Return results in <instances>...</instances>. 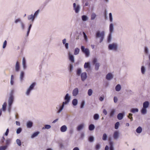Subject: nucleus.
Listing matches in <instances>:
<instances>
[{
	"label": "nucleus",
	"instance_id": "19",
	"mask_svg": "<svg viewBox=\"0 0 150 150\" xmlns=\"http://www.w3.org/2000/svg\"><path fill=\"white\" fill-rule=\"evenodd\" d=\"M149 106V103L148 101H146L143 103V108H147Z\"/></svg>",
	"mask_w": 150,
	"mask_h": 150
},
{
	"label": "nucleus",
	"instance_id": "1",
	"mask_svg": "<svg viewBox=\"0 0 150 150\" xmlns=\"http://www.w3.org/2000/svg\"><path fill=\"white\" fill-rule=\"evenodd\" d=\"M14 89H13L11 90L9 93V97L8 101V111L9 113L11 111L12 105L14 100Z\"/></svg>",
	"mask_w": 150,
	"mask_h": 150
},
{
	"label": "nucleus",
	"instance_id": "45",
	"mask_svg": "<svg viewBox=\"0 0 150 150\" xmlns=\"http://www.w3.org/2000/svg\"><path fill=\"white\" fill-rule=\"evenodd\" d=\"M81 70L80 68H78L77 69L76 71V74L78 76H79L81 75Z\"/></svg>",
	"mask_w": 150,
	"mask_h": 150
},
{
	"label": "nucleus",
	"instance_id": "56",
	"mask_svg": "<svg viewBox=\"0 0 150 150\" xmlns=\"http://www.w3.org/2000/svg\"><path fill=\"white\" fill-rule=\"evenodd\" d=\"M85 104V101L84 100H82L81 103L80 105V108H84V106Z\"/></svg>",
	"mask_w": 150,
	"mask_h": 150
},
{
	"label": "nucleus",
	"instance_id": "46",
	"mask_svg": "<svg viewBox=\"0 0 150 150\" xmlns=\"http://www.w3.org/2000/svg\"><path fill=\"white\" fill-rule=\"evenodd\" d=\"M83 21H86L88 19V17L86 15H83L81 17Z\"/></svg>",
	"mask_w": 150,
	"mask_h": 150
},
{
	"label": "nucleus",
	"instance_id": "52",
	"mask_svg": "<svg viewBox=\"0 0 150 150\" xmlns=\"http://www.w3.org/2000/svg\"><path fill=\"white\" fill-rule=\"evenodd\" d=\"M107 135L106 134L104 133L103 134L102 137V139L103 140L105 141L107 140Z\"/></svg>",
	"mask_w": 150,
	"mask_h": 150
},
{
	"label": "nucleus",
	"instance_id": "43",
	"mask_svg": "<svg viewBox=\"0 0 150 150\" xmlns=\"http://www.w3.org/2000/svg\"><path fill=\"white\" fill-rule=\"evenodd\" d=\"M11 139H8L6 140V145L7 147L10 144L11 142Z\"/></svg>",
	"mask_w": 150,
	"mask_h": 150
},
{
	"label": "nucleus",
	"instance_id": "24",
	"mask_svg": "<svg viewBox=\"0 0 150 150\" xmlns=\"http://www.w3.org/2000/svg\"><path fill=\"white\" fill-rule=\"evenodd\" d=\"M113 77L111 73L108 74L106 76V79L108 80H110Z\"/></svg>",
	"mask_w": 150,
	"mask_h": 150
},
{
	"label": "nucleus",
	"instance_id": "11",
	"mask_svg": "<svg viewBox=\"0 0 150 150\" xmlns=\"http://www.w3.org/2000/svg\"><path fill=\"white\" fill-rule=\"evenodd\" d=\"M22 65L23 69L25 70L27 68L26 60L24 57L22 59Z\"/></svg>",
	"mask_w": 150,
	"mask_h": 150
},
{
	"label": "nucleus",
	"instance_id": "61",
	"mask_svg": "<svg viewBox=\"0 0 150 150\" xmlns=\"http://www.w3.org/2000/svg\"><path fill=\"white\" fill-rule=\"evenodd\" d=\"M16 142L17 144L19 146H20L21 145V140L20 139H17L16 140Z\"/></svg>",
	"mask_w": 150,
	"mask_h": 150
},
{
	"label": "nucleus",
	"instance_id": "37",
	"mask_svg": "<svg viewBox=\"0 0 150 150\" xmlns=\"http://www.w3.org/2000/svg\"><path fill=\"white\" fill-rule=\"evenodd\" d=\"M95 127L93 124H91L89 125L88 129L90 131H92L94 129Z\"/></svg>",
	"mask_w": 150,
	"mask_h": 150
},
{
	"label": "nucleus",
	"instance_id": "47",
	"mask_svg": "<svg viewBox=\"0 0 150 150\" xmlns=\"http://www.w3.org/2000/svg\"><path fill=\"white\" fill-rule=\"evenodd\" d=\"M22 21H21V19L20 18H18L17 19H15L14 23L16 24H17L18 23H21V22H22Z\"/></svg>",
	"mask_w": 150,
	"mask_h": 150
},
{
	"label": "nucleus",
	"instance_id": "23",
	"mask_svg": "<svg viewBox=\"0 0 150 150\" xmlns=\"http://www.w3.org/2000/svg\"><path fill=\"white\" fill-rule=\"evenodd\" d=\"M109 144L110 146V150H114V148L113 147V142L111 141H110L109 142Z\"/></svg>",
	"mask_w": 150,
	"mask_h": 150
},
{
	"label": "nucleus",
	"instance_id": "62",
	"mask_svg": "<svg viewBox=\"0 0 150 150\" xmlns=\"http://www.w3.org/2000/svg\"><path fill=\"white\" fill-rule=\"evenodd\" d=\"M69 101H68L67 100H65V101L64 102H63L62 103V105L64 107L65 105H67L68 104Z\"/></svg>",
	"mask_w": 150,
	"mask_h": 150
},
{
	"label": "nucleus",
	"instance_id": "60",
	"mask_svg": "<svg viewBox=\"0 0 150 150\" xmlns=\"http://www.w3.org/2000/svg\"><path fill=\"white\" fill-rule=\"evenodd\" d=\"M22 131V129L21 127H19L18 128L16 131V133L17 134H20Z\"/></svg>",
	"mask_w": 150,
	"mask_h": 150
},
{
	"label": "nucleus",
	"instance_id": "35",
	"mask_svg": "<svg viewBox=\"0 0 150 150\" xmlns=\"http://www.w3.org/2000/svg\"><path fill=\"white\" fill-rule=\"evenodd\" d=\"M64 99L65 100H67L68 101H70V97L69 96V94L68 93H67L64 98Z\"/></svg>",
	"mask_w": 150,
	"mask_h": 150
},
{
	"label": "nucleus",
	"instance_id": "26",
	"mask_svg": "<svg viewBox=\"0 0 150 150\" xmlns=\"http://www.w3.org/2000/svg\"><path fill=\"white\" fill-rule=\"evenodd\" d=\"M40 132L39 131H37L34 132L32 135L31 136V137L32 138H33L38 136V135L39 134Z\"/></svg>",
	"mask_w": 150,
	"mask_h": 150
},
{
	"label": "nucleus",
	"instance_id": "49",
	"mask_svg": "<svg viewBox=\"0 0 150 150\" xmlns=\"http://www.w3.org/2000/svg\"><path fill=\"white\" fill-rule=\"evenodd\" d=\"M109 18L110 22H112L113 21V18L112 13H109Z\"/></svg>",
	"mask_w": 150,
	"mask_h": 150
},
{
	"label": "nucleus",
	"instance_id": "33",
	"mask_svg": "<svg viewBox=\"0 0 150 150\" xmlns=\"http://www.w3.org/2000/svg\"><path fill=\"white\" fill-rule=\"evenodd\" d=\"M121 89V86L120 84H118L116 85L115 87V90L117 91H120Z\"/></svg>",
	"mask_w": 150,
	"mask_h": 150
},
{
	"label": "nucleus",
	"instance_id": "34",
	"mask_svg": "<svg viewBox=\"0 0 150 150\" xmlns=\"http://www.w3.org/2000/svg\"><path fill=\"white\" fill-rule=\"evenodd\" d=\"M72 105L74 106H76L78 104V100L76 98H74L72 101Z\"/></svg>",
	"mask_w": 150,
	"mask_h": 150
},
{
	"label": "nucleus",
	"instance_id": "15",
	"mask_svg": "<svg viewBox=\"0 0 150 150\" xmlns=\"http://www.w3.org/2000/svg\"><path fill=\"white\" fill-rule=\"evenodd\" d=\"M114 25L112 23H111L109 25L110 33H112L114 31Z\"/></svg>",
	"mask_w": 150,
	"mask_h": 150
},
{
	"label": "nucleus",
	"instance_id": "14",
	"mask_svg": "<svg viewBox=\"0 0 150 150\" xmlns=\"http://www.w3.org/2000/svg\"><path fill=\"white\" fill-rule=\"evenodd\" d=\"M119 132L117 131H115L113 134V138L115 139H117L119 137Z\"/></svg>",
	"mask_w": 150,
	"mask_h": 150
},
{
	"label": "nucleus",
	"instance_id": "41",
	"mask_svg": "<svg viewBox=\"0 0 150 150\" xmlns=\"http://www.w3.org/2000/svg\"><path fill=\"white\" fill-rule=\"evenodd\" d=\"M51 127V126L50 125H45L44 127L42 128V129H49Z\"/></svg>",
	"mask_w": 150,
	"mask_h": 150
},
{
	"label": "nucleus",
	"instance_id": "55",
	"mask_svg": "<svg viewBox=\"0 0 150 150\" xmlns=\"http://www.w3.org/2000/svg\"><path fill=\"white\" fill-rule=\"evenodd\" d=\"M40 11V10L38 9L36 11H35V13H34V14L33 16H34L35 18V17H36L38 15Z\"/></svg>",
	"mask_w": 150,
	"mask_h": 150
},
{
	"label": "nucleus",
	"instance_id": "3",
	"mask_svg": "<svg viewBox=\"0 0 150 150\" xmlns=\"http://www.w3.org/2000/svg\"><path fill=\"white\" fill-rule=\"evenodd\" d=\"M82 52L85 54L86 57H88L90 55V51L88 49L85 48L83 46H81V47Z\"/></svg>",
	"mask_w": 150,
	"mask_h": 150
},
{
	"label": "nucleus",
	"instance_id": "39",
	"mask_svg": "<svg viewBox=\"0 0 150 150\" xmlns=\"http://www.w3.org/2000/svg\"><path fill=\"white\" fill-rule=\"evenodd\" d=\"M95 64V69L96 71L98 70L100 67V64L99 63H97Z\"/></svg>",
	"mask_w": 150,
	"mask_h": 150
},
{
	"label": "nucleus",
	"instance_id": "4",
	"mask_svg": "<svg viewBox=\"0 0 150 150\" xmlns=\"http://www.w3.org/2000/svg\"><path fill=\"white\" fill-rule=\"evenodd\" d=\"M118 48V46L116 43H112L108 45V49L109 50H113L116 51Z\"/></svg>",
	"mask_w": 150,
	"mask_h": 150
},
{
	"label": "nucleus",
	"instance_id": "54",
	"mask_svg": "<svg viewBox=\"0 0 150 150\" xmlns=\"http://www.w3.org/2000/svg\"><path fill=\"white\" fill-rule=\"evenodd\" d=\"M132 113H129L127 116L128 117L130 120L131 121H132L133 120V118L132 117Z\"/></svg>",
	"mask_w": 150,
	"mask_h": 150
},
{
	"label": "nucleus",
	"instance_id": "20",
	"mask_svg": "<svg viewBox=\"0 0 150 150\" xmlns=\"http://www.w3.org/2000/svg\"><path fill=\"white\" fill-rule=\"evenodd\" d=\"M141 72L142 74H144L146 71V67L144 66H142L141 67Z\"/></svg>",
	"mask_w": 150,
	"mask_h": 150
},
{
	"label": "nucleus",
	"instance_id": "21",
	"mask_svg": "<svg viewBox=\"0 0 150 150\" xmlns=\"http://www.w3.org/2000/svg\"><path fill=\"white\" fill-rule=\"evenodd\" d=\"M84 67L85 69L88 68L90 69L91 65L89 62H85L84 65Z\"/></svg>",
	"mask_w": 150,
	"mask_h": 150
},
{
	"label": "nucleus",
	"instance_id": "16",
	"mask_svg": "<svg viewBox=\"0 0 150 150\" xmlns=\"http://www.w3.org/2000/svg\"><path fill=\"white\" fill-rule=\"evenodd\" d=\"M33 123L32 122L29 121L27 122L26 126L28 128H30L33 126Z\"/></svg>",
	"mask_w": 150,
	"mask_h": 150
},
{
	"label": "nucleus",
	"instance_id": "57",
	"mask_svg": "<svg viewBox=\"0 0 150 150\" xmlns=\"http://www.w3.org/2000/svg\"><path fill=\"white\" fill-rule=\"evenodd\" d=\"M92 93L93 91L92 89H88V94L89 96H91L92 95Z\"/></svg>",
	"mask_w": 150,
	"mask_h": 150
},
{
	"label": "nucleus",
	"instance_id": "22",
	"mask_svg": "<svg viewBox=\"0 0 150 150\" xmlns=\"http://www.w3.org/2000/svg\"><path fill=\"white\" fill-rule=\"evenodd\" d=\"M24 76V73L23 71H21L20 75V80L21 82H22L23 80V78Z\"/></svg>",
	"mask_w": 150,
	"mask_h": 150
},
{
	"label": "nucleus",
	"instance_id": "25",
	"mask_svg": "<svg viewBox=\"0 0 150 150\" xmlns=\"http://www.w3.org/2000/svg\"><path fill=\"white\" fill-rule=\"evenodd\" d=\"M35 18L34 17V16L32 14L29 15L28 17V19L29 20H32V22H33L34 21Z\"/></svg>",
	"mask_w": 150,
	"mask_h": 150
},
{
	"label": "nucleus",
	"instance_id": "9",
	"mask_svg": "<svg viewBox=\"0 0 150 150\" xmlns=\"http://www.w3.org/2000/svg\"><path fill=\"white\" fill-rule=\"evenodd\" d=\"M149 60V62L148 64V69L147 71V75L150 77V54L148 55Z\"/></svg>",
	"mask_w": 150,
	"mask_h": 150
},
{
	"label": "nucleus",
	"instance_id": "12",
	"mask_svg": "<svg viewBox=\"0 0 150 150\" xmlns=\"http://www.w3.org/2000/svg\"><path fill=\"white\" fill-rule=\"evenodd\" d=\"M69 59V60L72 62L74 63V56L71 54L70 53L68 54Z\"/></svg>",
	"mask_w": 150,
	"mask_h": 150
},
{
	"label": "nucleus",
	"instance_id": "63",
	"mask_svg": "<svg viewBox=\"0 0 150 150\" xmlns=\"http://www.w3.org/2000/svg\"><path fill=\"white\" fill-rule=\"evenodd\" d=\"M100 144H98L96 145V147H95V149L96 150H99L100 149Z\"/></svg>",
	"mask_w": 150,
	"mask_h": 150
},
{
	"label": "nucleus",
	"instance_id": "5",
	"mask_svg": "<svg viewBox=\"0 0 150 150\" xmlns=\"http://www.w3.org/2000/svg\"><path fill=\"white\" fill-rule=\"evenodd\" d=\"M35 85L36 83L35 82H33L31 84L26 92V95L29 96L30 95V93L31 91L34 89Z\"/></svg>",
	"mask_w": 150,
	"mask_h": 150
},
{
	"label": "nucleus",
	"instance_id": "32",
	"mask_svg": "<svg viewBox=\"0 0 150 150\" xmlns=\"http://www.w3.org/2000/svg\"><path fill=\"white\" fill-rule=\"evenodd\" d=\"M138 111L139 110L137 108H133L130 110V112L133 113L138 112Z\"/></svg>",
	"mask_w": 150,
	"mask_h": 150
},
{
	"label": "nucleus",
	"instance_id": "59",
	"mask_svg": "<svg viewBox=\"0 0 150 150\" xmlns=\"http://www.w3.org/2000/svg\"><path fill=\"white\" fill-rule=\"evenodd\" d=\"M96 17V14L93 13L91 14V20H93L95 19Z\"/></svg>",
	"mask_w": 150,
	"mask_h": 150
},
{
	"label": "nucleus",
	"instance_id": "31",
	"mask_svg": "<svg viewBox=\"0 0 150 150\" xmlns=\"http://www.w3.org/2000/svg\"><path fill=\"white\" fill-rule=\"evenodd\" d=\"M80 49L79 48H76L74 50V54L75 55H77L78 54L79 52Z\"/></svg>",
	"mask_w": 150,
	"mask_h": 150
},
{
	"label": "nucleus",
	"instance_id": "51",
	"mask_svg": "<svg viewBox=\"0 0 150 150\" xmlns=\"http://www.w3.org/2000/svg\"><path fill=\"white\" fill-rule=\"evenodd\" d=\"M144 52L146 55H147L149 54V50L147 47H144Z\"/></svg>",
	"mask_w": 150,
	"mask_h": 150
},
{
	"label": "nucleus",
	"instance_id": "30",
	"mask_svg": "<svg viewBox=\"0 0 150 150\" xmlns=\"http://www.w3.org/2000/svg\"><path fill=\"white\" fill-rule=\"evenodd\" d=\"M141 112L142 115H145L147 113L146 108H143L141 110Z\"/></svg>",
	"mask_w": 150,
	"mask_h": 150
},
{
	"label": "nucleus",
	"instance_id": "10",
	"mask_svg": "<svg viewBox=\"0 0 150 150\" xmlns=\"http://www.w3.org/2000/svg\"><path fill=\"white\" fill-rule=\"evenodd\" d=\"M79 89L78 88H76L74 89L72 91V95L74 96H77L79 93Z\"/></svg>",
	"mask_w": 150,
	"mask_h": 150
},
{
	"label": "nucleus",
	"instance_id": "28",
	"mask_svg": "<svg viewBox=\"0 0 150 150\" xmlns=\"http://www.w3.org/2000/svg\"><path fill=\"white\" fill-rule=\"evenodd\" d=\"M84 124L83 123L79 125L77 127L78 131H79L82 130L83 128Z\"/></svg>",
	"mask_w": 150,
	"mask_h": 150
},
{
	"label": "nucleus",
	"instance_id": "18",
	"mask_svg": "<svg viewBox=\"0 0 150 150\" xmlns=\"http://www.w3.org/2000/svg\"><path fill=\"white\" fill-rule=\"evenodd\" d=\"M67 129V127L66 125H64L62 126L60 128V130L62 132H66Z\"/></svg>",
	"mask_w": 150,
	"mask_h": 150
},
{
	"label": "nucleus",
	"instance_id": "29",
	"mask_svg": "<svg viewBox=\"0 0 150 150\" xmlns=\"http://www.w3.org/2000/svg\"><path fill=\"white\" fill-rule=\"evenodd\" d=\"M74 67L72 64H69V67L68 68V70L70 73L73 70Z\"/></svg>",
	"mask_w": 150,
	"mask_h": 150
},
{
	"label": "nucleus",
	"instance_id": "42",
	"mask_svg": "<svg viewBox=\"0 0 150 150\" xmlns=\"http://www.w3.org/2000/svg\"><path fill=\"white\" fill-rule=\"evenodd\" d=\"M88 141L90 142H92L94 141V137L93 136H90L88 138Z\"/></svg>",
	"mask_w": 150,
	"mask_h": 150
},
{
	"label": "nucleus",
	"instance_id": "7",
	"mask_svg": "<svg viewBox=\"0 0 150 150\" xmlns=\"http://www.w3.org/2000/svg\"><path fill=\"white\" fill-rule=\"evenodd\" d=\"M64 107L61 104L57 105L56 108L57 110V113H59L63 110Z\"/></svg>",
	"mask_w": 150,
	"mask_h": 150
},
{
	"label": "nucleus",
	"instance_id": "40",
	"mask_svg": "<svg viewBox=\"0 0 150 150\" xmlns=\"http://www.w3.org/2000/svg\"><path fill=\"white\" fill-rule=\"evenodd\" d=\"M93 119L95 120H98L99 118V115L98 114H95L93 115Z\"/></svg>",
	"mask_w": 150,
	"mask_h": 150
},
{
	"label": "nucleus",
	"instance_id": "53",
	"mask_svg": "<svg viewBox=\"0 0 150 150\" xmlns=\"http://www.w3.org/2000/svg\"><path fill=\"white\" fill-rule=\"evenodd\" d=\"M13 76L12 75L11 76L10 83L11 85H13Z\"/></svg>",
	"mask_w": 150,
	"mask_h": 150
},
{
	"label": "nucleus",
	"instance_id": "44",
	"mask_svg": "<svg viewBox=\"0 0 150 150\" xmlns=\"http://www.w3.org/2000/svg\"><path fill=\"white\" fill-rule=\"evenodd\" d=\"M6 105L7 104L6 103L4 102L2 105V110L4 111H5L6 110Z\"/></svg>",
	"mask_w": 150,
	"mask_h": 150
},
{
	"label": "nucleus",
	"instance_id": "6",
	"mask_svg": "<svg viewBox=\"0 0 150 150\" xmlns=\"http://www.w3.org/2000/svg\"><path fill=\"white\" fill-rule=\"evenodd\" d=\"M73 7L74 9L75 10V13H78L80 11V6L78 5L76 6V4L75 3H74L73 4Z\"/></svg>",
	"mask_w": 150,
	"mask_h": 150
},
{
	"label": "nucleus",
	"instance_id": "36",
	"mask_svg": "<svg viewBox=\"0 0 150 150\" xmlns=\"http://www.w3.org/2000/svg\"><path fill=\"white\" fill-rule=\"evenodd\" d=\"M32 26V24H30L29 25V26L28 29V31H27V33L26 34V36L27 37H28L29 35V34L30 33V31L31 28Z\"/></svg>",
	"mask_w": 150,
	"mask_h": 150
},
{
	"label": "nucleus",
	"instance_id": "2",
	"mask_svg": "<svg viewBox=\"0 0 150 150\" xmlns=\"http://www.w3.org/2000/svg\"><path fill=\"white\" fill-rule=\"evenodd\" d=\"M105 33L103 31L101 32L99 31H97L96 34V38H100L99 43L102 42L104 38Z\"/></svg>",
	"mask_w": 150,
	"mask_h": 150
},
{
	"label": "nucleus",
	"instance_id": "27",
	"mask_svg": "<svg viewBox=\"0 0 150 150\" xmlns=\"http://www.w3.org/2000/svg\"><path fill=\"white\" fill-rule=\"evenodd\" d=\"M112 33H109L107 38V42H110L112 40Z\"/></svg>",
	"mask_w": 150,
	"mask_h": 150
},
{
	"label": "nucleus",
	"instance_id": "13",
	"mask_svg": "<svg viewBox=\"0 0 150 150\" xmlns=\"http://www.w3.org/2000/svg\"><path fill=\"white\" fill-rule=\"evenodd\" d=\"M15 70L17 72L19 71L20 70V66L18 61H17L16 63L15 66Z\"/></svg>",
	"mask_w": 150,
	"mask_h": 150
},
{
	"label": "nucleus",
	"instance_id": "48",
	"mask_svg": "<svg viewBox=\"0 0 150 150\" xmlns=\"http://www.w3.org/2000/svg\"><path fill=\"white\" fill-rule=\"evenodd\" d=\"M115 112V110L114 109H113L111 111L110 114V117H112L113 116Z\"/></svg>",
	"mask_w": 150,
	"mask_h": 150
},
{
	"label": "nucleus",
	"instance_id": "38",
	"mask_svg": "<svg viewBox=\"0 0 150 150\" xmlns=\"http://www.w3.org/2000/svg\"><path fill=\"white\" fill-rule=\"evenodd\" d=\"M142 131V128L141 127L139 126L136 129V132L138 133H140Z\"/></svg>",
	"mask_w": 150,
	"mask_h": 150
},
{
	"label": "nucleus",
	"instance_id": "8",
	"mask_svg": "<svg viewBox=\"0 0 150 150\" xmlns=\"http://www.w3.org/2000/svg\"><path fill=\"white\" fill-rule=\"evenodd\" d=\"M87 77V74L84 72L82 73L81 75V81H83L85 80Z\"/></svg>",
	"mask_w": 150,
	"mask_h": 150
},
{
	"label": "nucleus",
	"instance_id": "64",
	"mask_svg": "<svg viewBox=\"0 0 150 150\" xmlns=\"http://www.w3.org/2000/svg\"><path fill=\"white\" fill-rule=\"evenodd\" d=\"M83 37L84 38V39L86 41L88 39L87 36L86 35V34L84 32H83Z\"/></svg>",
	"mask_w": 150,
	"mask_h": 150
},
{
	"label": "nucleus",
	"instance_id": "17",
	"mask_svg": "<svg viewBox=\"0 0 150 150\" xmlns=\"http://www.w3.org/2000/svg\"><path fill=\"white\" fill-rule=\"evenodd\" d=\"M124 114L123 113H120L117 115V118L119 120H122L124 117Z\"/></svg>",
	"mask_w": 150,
	"mask_h": 150
},
{
	"label": "nucleus",
	"instance_id": "58",
	"mask_svg": "<svg viewBox=\"0 0 150 150\" xmlns=\"http://www.w3.org/2000/svg\"><path fill=\"white\" fill-rule=\"evenodd\" d=\"M119 125L120 123L119 122H116L115 125V129H118L119 127Z\"/></svg>",
	"mask_w": 150,
	"mask_h": 150
},
{
	"label": "nucleus",
	"instance_id": "50",
	"mask_svg": "<svg viewBox=\"0 0 150 150\" xmlns=\"http://www.w3.org/2000/svg\"><path fill=\"white\" fill-rule=\"evenodd\" d=\"M20 24L22 30H24L25 29V24L22 21V22H21Z\"/></svg>",
	"mask_w": 150,
	"mask_h": 150
}]
</instances>
